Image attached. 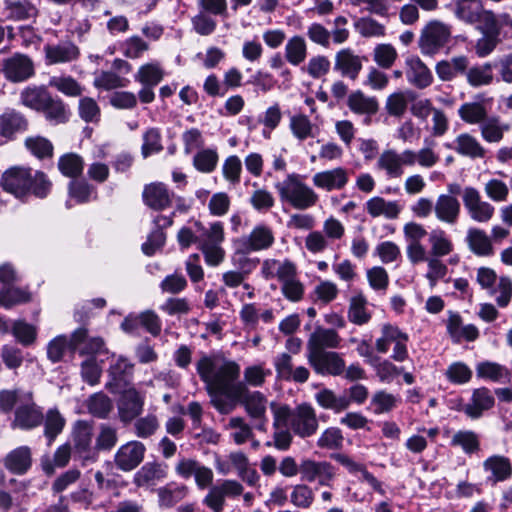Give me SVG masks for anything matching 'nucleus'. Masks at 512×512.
<instances>
[{
  "label": "nucleus",
  "mask_w": 512,
  "mask_h": 512,
  "mask_svg": "<svg viewBox=\"0 0 512 512\" xmlns=\"http://www.w3.org/2000/svg\"><path fill=\"white\" fill-rule=\"evenodd\" d=\"M196 371L205 385L210 404L223 415L232 413L242 405L246 413L260 423L256 428L266 429L268 400L260 391L250 390L240 378V365L233 360L218 361L215 357L203 355L196 362Z\"/></svg>",
  "instance_id": "nucleus-1"
},
{
  "label": "nucleus",
  "mask_w": 512,
  "mask_h": 512,
  "mask_svg": "<svg viewBox=\"0 0 512 512\" xmlns=\"http://www.w3.org/2000/svg\"><path fill=\"white\" fill-rule=\"evenodd\" d=\"M275 188L282 202L298 210L309 209L319 201L318 194L296 173L288 174L283 181L275 184Z\"/></svg>",
  "instance_id": "nucleus-2"
},
{
  "label": "nucleus",
  "mask_w": 512,
  "mask_h": 512,
  "mask_svg": "<svg viewBox=\"0 0 512 512\" xmlns=\"http://www.w3.org/2000/svg\"><path fill=\"white\" fill-rule=\"evenodd\" d=\"M451 27L440 22L431 21L421 31L418 47L425 56H434L445 48L451 40Z\"/></svg>",
  "instance_id": "nucleus-3"
},
{
  "label": "nucleus",
  "mask_w": 512,
  "mask_h": 512,
  "mask_svg": "<svg viewBox=\"0 0 512 512\" xmlns=\"http://www.w3.org/2000/svg\"><path fill=\"white\" fill-rule=\"evenodd\" d=\"M476 281L482 289L487 290L490 296L499 292L496 303L499 307H506L512 297V281L507 276L498 278L496 272L489 267L477 269Z\"/></svg>",
  "instance_id": "nucleus-4"
},
{
  "label": "nucleus",
  "mask_w": 512,
  "mask_h": 512,
  "mask_svg": "<svg viewBox=\"0 0 512 512\" xmlns=\"http://www.w3.org/2000/svg\"><path fill=\"white\" fill-rule=\"evenodd\" d=\"M287 419L291 431L298 437L305 439L313 436L319 427L315 409L308 403H302L291 410L287 406Z\"/></svg>",
  "instance_id": "nucleus-5"
},
{
  "label": "nucleus",
  "mask_w": 512,
  "mask_h": 512,
  "mask_svg": "<svg viewBox=\"0 0 512 512\" xmlns=\"http://www.w3.org/2000/svg\"><path fill=\"white\" fill-rule=\"evenodd\" d=\"M456 17L466 23L483 24L486 30H494L497 26L495 15L483 9L481 2H452L447 6Z\"/></svg>",
  "instance_id": "nucleus-6"
},
{
  "label": "nucleus",
  "mask_w": 512,
  "mask_h": 512,
  "mask_svg": "<svg viewBox=\"0 0 512 512\" xmlns=\"http://www.w3.org/2000/svg\"><path fill=\"white\" fill-rule=\"evenodd\" d=\"M93 424L86 420H77L72 428V440L75 453L83 465L96 462L98 452L92 447Z\"/></svg>",
  "instance_id": "nucleus-7"
},
{
  "label": "nucleus",
  "mask_w": 512,
  "mask_h": 512,
  "mask_svg": "<svg viewBox=\"0 0 512 512\" xmlns=\"http://www.w3.org/2000/svg\"><path fill=\"white\" fill-rule=\"evenodd\" d=\"M23 398L24 401L20 402L15 408L14 419L11 426L20 430L29 431L42 425L43 411L42 408L35 403L32 392L28 391L23 395Z\"/></svg>",
  "instance_id": "nucleus-8"
},
{
  "label": "nucleus",
  "mask_w": 512,
  "mask_h": 512,
  "mask_svg": "<svg viewBox=\"0 0 512 512\" xmlns=\"http://www.w3.org/2000/svg\"><path fill=\"white\" fill-rule=\"evenodd\" d=\"M0 72L8 82L22 83L35 75V64L30 56L14 53L2 60Z\"/></svg>",
  "instance_id": "nucleus-9"
},
{
  "label": "nucleus",
  "mask_w": 512,
  "mask_h": 512,
  "mask_svg": "<svg viewBox=\"0 0 512 512\" xmlns=\"http://www.w3.org/2000/svg\"><path fill=\"white\" fill-rule=\"evenodd\" d=\"M31 181L32 170L30 168L12 167L3 173L0 185L4 191L16 198L24 199L30 193Z\"/></svg>",
  "instance_id": "nucleus-10"
},
{
  "label": "nucleus",
  "mask_w": 512,
  "mask_h": 512,
  "mask_svg": "<svg viewBox=\"0 0 512 512\" xmlns=\"http://www.w3.org/2000/svg\"><path fill=\"white\" fill-rule=\"evenodd\" d=\"M300 474L302 480L308 483L317 482L320 486L331 487L337 469L328 461L304 459L300 463Z\"/></svg>",
  "instance_id": "nucleus-11"
},
{
  "label": "nucleus",
  "mask_w": 512,
  "mask_h": 512,
  "mask_svg": "<svg viewBox=\"0 0 512 512\" xmlns=\"http://www.w3.org/2000/svg\"><path fill=\"white\" fill-rule=\"evenodd\" d=\"M413 154L407 149L399 153L394 149L384 150L377 159V169L384 171L386 176L397 179L404 174V166H412Z\"/></svg>",
  "instance_id": "nucleus-12"
},
{
  "label": "nucleus",
  "mask_w": 512,
  "mask_h": 512,
  "mask_svg": "<svg viewBox=\"0 0 512 512\" xmlns=\"http://www.w3.org/2000/svg\"><path fill=\"white\" fill-rule=\"evenodd\" d=\"M462 201L470 218L479 223H486L494 215L495 208L487 201H483L480 192L472 187L463 189Z\"/></svg>",
  "instance_id": "nucleus-13"
},
{
  "label": "nucleus",
  "mask_w": 512,
  "mask_h": 512,
  "mask_svg": "<svg viewBox=\"0 0 512 512\" xmlns=\"http://www.w3.org/2000/svg\"><path fill=\"white\" fill-rule=\"evenodd\" d=\"M145 393L129 386L121 392L118 400V414L123 423L135 420L144 409Z\"/></svg>",
  "instance_id": "nucleus-14"
},
{
  "label": "nucleus",
  "mask_w": 512,
  "mask_h": 512,
  "mask_svg": "<svg viewBox=\"0 0 512 512\" xmlns=\"http://www.w3.org/2000/svg\"><path fill=\"white\" fill-rule=\"evenodd\" d=\"M307 361L316 374L325 376H340L345 371V360L341 354L328 351L306 355Z\"/></svg>",
  "instance_id": "nucleus-15"
},
{
  "label": "nucleus",
  "mask_w": 512,
  "mask_h": 512,
  "mask_svg": "<svg viewBox=\"0 0 512 512\" xmlns=\"http://www.w3.org/2000/svg\"><path fill=\"white\" fill-rule=\"evenodd\" d=\"M145 445L140 441H129L117 450L114 456L116 467L124 472L137 468L144 459Z\"/></svg>",
  "instance_id": "nucleus-16"
},
{
  "label": "nucleus",
  "mask_w": 512,
  "mask_h": 512,
  "mask_svg": "<svg viewBox=\"0 0 512 512\" xmlns=\"http://www.w3.org/2000/svg\"><path fill=\"white\" fill-rule=\"evenodd\" d=\"M341 337L336 330L317 326L309 335L306 344V355L328 352L326 349L340 347Z\"/></svg>",
  "instance_id": "nucleus-17"
},
{
  "label": "nucleus",
  "mask_w": 512,
  "mask_h": 512,
  "mask_svg": "<svg viewBox=\"0 0 512 512\" xmlns=\"http://www.w3.org/2000/svg\"><path fill=\"white\" fill-rule=\"evenodd\" d=\"M493 98L480 93L474 97V101L463 103L458 109L460 119L469 125H480L488 118L489 106Z\"/></svg>",
  "instance_id": "nucleus-18"
},
{
  "label": "nucleus",
  "mask_w": 512,
  "mask_h": 512,
  "mask_svg": "<svg viewBox=\"0 0 512 512\" xmlns=\"http://www.w3.org/2000/svg\"><path fill=\"white\" fill-rule=\"evenodd\" d=\"M226 9V2H200L199 13L192 20L196 32L201 35L211 34L216 28L211 15H223Z\"/></svg>",
  "instance_id": "nucleus-19"
},
{
  "label": "nucleus",
  "mask_w": 512,
  "mask_h": 512,
  "mask_svg": "<svg viewBox=\"0 0 512 512\" xmlns=\"http://www.w3.org/2000/svg\"><path fill=\"white\" fill-rule=\"evenodd\" d=\"M271 408L273 411L274 445L277 449L285 451L292 442V431L287 419V405L277 406L272 403Z\"/></svg>",
  "instance_id": "nucleus-20"
},
{
  "label": "nucleus",
  "mask_w": 512,
  "mask_h": 512,
  "mask_svg": "<svg viewBox=\"0 0 512 512\" xmlns=\"http://www.w3.org/2000/svg\"><path fill=\"white\" fill-rule=\"evenodd\" d=\"M244 251H262L271 248L275 242L273 230L266 224L256 225L245 236L236 239Z\"/></svg>",
  "instance_id": "nucleus-21"
},
{
  "label": "nucleus",
  "mask_w": 512,
  "mask_h": 512,
  "mask_svg": "<svg viewBox=\"0 0 512 512\" xmlns=\"http://www.w3.org/2000/svg\"><path fill=\"white\" fill-rule=\"evenodd\" d=\"M363 60H366V57L356 54L352 49H341L335 55L334 70L342 77L354 81L363 68Z\"/></svg>",
  "instance_id": "nucleus-22"
},
{
  "label": "nucleus",
  "mask_w": 512,
  "mask_h": 512,
  "mask_svg": "<svg viewBox=\"0 0 512 512\" xmlns=\"http://www.w3.org/2000/svg\"><path fill=\"white\" fill-rule=\"evenodd\" d=\"M312 182L315 187L327 192L341 190L349 182V172L344 167H335L315 173Z\"/></svg>",
  "instance_id": "nucleus-23"
},
{
  "label": "nucleus",
  "mask_w": 512,
  "mask_h": 512,
  "mask_svg": "<svg viewBox=\"0 0 512 512\" xmlns=\"http://www.w3.org/2000/svg\"><path fill=\"white\" fill-rule=\"evenodd\" d=\"M436 219L447 225H456L461 214V204L457 197L440 194L434 203Z\"/></svg>",
  "instance_id": "nucleus-24"
},
{
  "label": "nucleus",
  "mask_w": 512,
  "mask_h": 512,
  "mask_svg": "<svg viewBox=\"0 0 512 512\" xmlns=\"http://www.w3.org/2000/svg\"><path fill=\"white\" fill-rule=\"evenodd\" d=\"M495 404L494 396L486 387L474 389L470 401L463 405L461 411L471 419H479L485 411L493 408Z\"/></svg>",
  "instance_id": "nucleus-25"
},
{
  "label": "nucleus",
  "mask_w": 512,
  "mask_h": 512,
  "mask_svg": "<svg viewBox=\"0 0 512 512\" xmlns=\"http://www.w3.org/2000/svg\"><path fill=\"white\" fill-rule=\"evenodd\" d=\"M261 274L266 280L277 278L283 282L297 276L296 264L289 260L265 259L261 266Z\"/></svg>",
  "instance_id": "nucleus-26"
},
{
  "label": "nucleus",
  "mask_w": 512,
  "mask_h": 512,
  "mask_svg": "<svg viewBox=\"0 0 512 512\" xmlns=\"http://www.w3.org/2000/svg\"><path fill=\"white\" fill-rule=\"evenodd\" d=\"M142 197L148 207L161 211L171 206L174 193L165 184L155 182L144 187Z\"/></svg>",
  "instance_id": "nucleus-27"
},
{
  "label": "nucleus",
  "mask_w": 512,
  "mask_h": 512,
  "mask_svg": "<svg viewBox=\"0 0 512 512\" xmlns=\"http://www.w3.org/2000/svg\"><path fill=\"white\" fill-rule=\"evenodd\" d=\"M449 147L457 154L470 159H482L487 154V150L481 142L468 132L457 135Z\"/></svg>",
  "instance_id": "nucleus-28"
},
{
  "label": "nucleus",
  "mask_w": 512,
  "mask_h": 512,
  "mask_svg": "<svg viewBox=\"0 0 512 512\" xmlns=\"http://www.w3.org/2000/svg\"><path fill=\"white\" fill-rule=\"evenodd\" d=\"M72 350L79 349L81 355H89L94 357L96 354L106 353L104 340L101 337H87V330L84 328L77 329L71 335Z\"/></svg>",
  "instance_id": "nucleus-29"
},
{
  "label": "nucleus",
  "mask_w": 512,
  "mask_h": 512,
  "mask_svg": "<svg viewBox=\"0 0 512 512\" xmlns=\"http://www.w3.org/2000/svg\"><path fill=\"white\" fill-rule=\"evenodd\" d=\"M44 53L47 64H60L76 60L79 57L78 47L70 41L44 46Z\"/></svg>",
  "instance_id": "nucleus-30"
},
{
  "label": "nucleus",
  "mask_w": 512,
  "mask_h": 512,
  "mask_svg": "<svg viewBox=\"0 0 512 512\" xmlns=\"http://www.w3.org/2000/svg\"><path fill=\"white\" fill-rule=\"evenodd\" d=\"M406 76L413 86L424 89L433 82V75L426 64L418 57L411 56L406 59Z\"/></svg>",
  "instance_id": "nucleus-31"
},
{
  "label": "nucleus",
  "mask_w": 512,
  "mask_h": 512,
  "mask_svg": "<svg viewBox=\"0 0 512 512\" xmlns=\"http://www.w3.org/2000/svg\"><path fill=\"white\" fill-rule=\"evenodd\" d=\"M483 469L490 473L489 481L493 483L507 480L512 475V463L503 455H492L483 462Z\"/></svg>",
  "instance_id": "nucleus-32"
},
{
  "label": "nucleus",
  "mask_w": 512,
  "mask_h": 512,
  "mask_svg": "<svg viewBox=\"0 0 512 512\" xmlns=\"http://www.w3.org/2000/svg\"><path fill=\"white\" fill-rule=\"evenodd\" d=\"M466 242L471 252L477 256L489 257L494 254L492 238L480 228L468 229Z\"/></svg>",
  "instance_id": "nucleus-33"
},
{
  "label": "nucleus",
  "mask_w": 512,
  "mask_h": 512,
  "mask_svg": "<svg viewBox=\"0 0 512 512\" xmlns=\"http://www.w3.org/2000/svg\"><path fill=\"white\" fill-rule=\"evenodd\" d=\"M511 125L501 120L499 116H489L479 125L482 139L487 143H499L505 133L509 132Z\"/></svg>",
  "instance_id": "nucleus-34"
},
{
  "label": "nucleus",
  "mask_w": 512,
  "mask_h": 512,
  "mask_svg": "<svg viewBox=\"0 0 512 512\" xmlns=\"http://www.w3.org/2000/svg\"><path fill=\"white\" fill-rule=\"evenodd\" d=\"M365 209L373 218L383 216L386 219H397L402 207L397 201H387L382 197L375 196L366 202Z\"/></svg>",
  "instance_id": "nucleus-35"
},
{
  "label": "nucleus",
  "mask_w": 512,
  "mask_h": 512,
  "mask_svg": "<svg viewBox=\"0 0 512 512\" xmlns=\"http://www.w3.org/2000/svg\"><path fill=\"white\" fill-rule=\"evenodd\" d=\"M43 434L48 445H51L63 432L66 426V419L58 408H49L43 413Z\"/></svg>",
  "instance_id": "nucleus-36"
},
{
  "label": "nucleus",
  "mask_w": 512,
  "mask_h": 512,
  "mask_svg": "<svg viewBox=\"0 0 512 512\" xmlns=\"http://www.w3.org/2000/svg\"><path fill=\"white\" fill-rule=\"evenodd\" d=\"M50 96L51 93L43 85L27 86L20 93V102L25 107L40 112Z\"/></svg>",
  "instance_id": "nucleus-37"
},
{
  "label": "nucleus",
  "mask_w": 512,
  "mask_h": 512,
  "mask_svg": "<svg viewBox=\"0 0 512 512\" xmlns=\"http://www.w3.org/2000/svg\"><path fill=\"white\" fill-rule=\"evenodd\" d=\"M166 468L157 462H147L134 475L133 482L137 487L148 486L166 476Z\"/></svg>",
  "instance_id": "nucleus-38"
},
{
  "label": "nucleus",
  "mask_w": 512,
  "mask_h": 512,
  "mask_svg": "<svg viewBox=\"0 0 512 512\" xmlns=\"http://www.w3.org/2000/svg\"><path fill=\"white\" fill-rule=\"evenodd\" d=\"M28 127V121L23 114L15 110L5 112L0 116V134L11 138L17 132H23Z\"/></svg>",
  "instance_id": "nucleus-39"
},
{
  "label": "nucleus",
  "mask_w": 512,
  "mask_h": 512,
  "mask_svg": "<svg viewBox=\"0 0 512 512\" xmlns=\"http://www.w3.org/2000/svg\"><path fill=\"white\" fill-rule=\"evenodd\" d=\"M469 62L467 57L458 56L450 61L443 60L436 64V74L442 81H451L459 74H464L468 68Z\"/></svg>",
  "instance_id": "nucleus-40"
},
{
  "label": "nucleus",
  "mask_w": 512,
  "mask_h": 512,
  "mask_svg": "<svg viewBox=\"0 0 512 512\" xmlns=\"http://www.w3.org/2000/svg\"><path fill=\"white\" fill-rule=\"evenodd\" d=\"M31 464V450L28 446L14 449L5 458L6 468L15 474H24Z\"/></svg>",
  "instance_id": "nucleus-41"
},
{
  "label": "nucleus",
  "mask_w": 512,
  "mask_h": 512,
  "mask_svg": "<svg viewBox=\"0 0 512 512\" xmlns=\"http://www.w3.org/2000/svg\"><path fill=\"white\" fill-rule=\"evenodd\" d=\"M165 71L158 61L141 65L134 75V80L141 85L157 86L164 78Z\"/></svg>",
  "instance_id": "nucleus-42"
},
{
  "label": "nucleus",
  "mask_w": 512,
  "mask_h": 512,
  "mask_svg": "<svg viewBox=\"0 0 512 512\" xmlns=\"http://www.w3.org/2000/svg\"><path fill=\"white\" fill-rule=\"evenodd\" d=\"M315 400L324 409L341 412L350 406V400L346 395H337L331 389H321L315 394Z\"/></svg>",
  "instance_id": "nucleus-43"
},
{
  "label": "nucleus",
  "mask_w": 512,
  "mask_h": 512,
  "mask_svg": "<svg viewBox=\"0 0 512 512\" xmlns=\"http://www.w3.org/2000/svg\"><path fill=\"white\" fill-rule=\"evenodd\" d=\"M133 372L134 364L124 356L117 357L108 369L109 376L117 386L128 385L132 380Z\"/></svg>",
  "instance_id": "nucleus-44"
},
{
  "label": "nucleus",
  "mask_w": 512,
  "mask_h": 512,
  "mask_svg": "<svg viewBox=\"0 0 512 512\" xmlns=\"http://www.w3.org/2000/svg\"><path fill=\"white\" fill-rule=\"evenodd\" d=\"M367 299L362 293L351 297L348 309V319L355 325H364L371 319V313L367 310Z\"/></svg>",
  "instance_id": "nucleus-45"
},
{
  "label": "nucleus",
  "mask_w": 512,
  "mask_h": 512,
  "mask_svg": "<svg viewBox=\"0 0 512 512\" xmlns=\"http://www.w3.org/2000/svg\"><path fill=\"white\" fill-rule=\"evenodd\" d=\"M450 445L460 447L465 454L472 455L480 451V438L472 430H459L453 434Z\"/></svg>",
  "instance_id": "nucleus-46"
},
{
  "label": "nucleus",
  "mask_w": 512,
  "mask_h": 512,
  "mask_svg": "<svg viewBox=\"0 0 512 512\" xmlns=\"http://www.w3.org/2000/svg\"><path fill=\"white\" fill-rule=\"evenodd\" d=\"M40 112L44 114L48 121L54 124L65 123L69 119V111L66 104L62 99L53 97L52 95L49 97V100H47Z\"/></svg>",
  "instance_id": "nucleus-47"
},
{
  "label": "nucleus",
  "mask_w": 512,
  "mask_h": 512,
  "mask_svg": "<svg viewBox=\"0 0 512 512\" xmlns=\"http://www.w3.org/2000/svg\"><path fill=\"white\" fill-rule=\"evenodd\" d=\"M347 105L357 114L372 115L378 111V102L375 98L365 96L361 91L349 95Z\"/></svg>",
  "instance_id": "nucleus-48"
},
{
  "label": "nucleus",
  "mask_w": 512,
  "mask_h": 512,
  "mask_svg": "<svg viewBox=\"0 0 512 512\" xmlns=\"http://www.w3.org/2000/svg\"><path fill=\"white\" fill-rule=\"evenodd\" d=\"M87 409L94 417L105 419L113 409V402L105 393L98 392L87 400Z\"/></svg>",
  "instance_id": "nucleus-49"
},
{
  "label": "nucleus",
  "mask_w": 512,
  "mask_h": 512,
  "mask_svg": "<svg viewBox=\"0 0 512 512\" xmlns=\"http://www.w3.org/2000/svg\"><path fill=\"white\" fill-rule=\"evenodd\" d=\"M84 161L82 157L76 153H67L62 155L58 160V169L69 178H77L83 172Z\"/></svg>",
  "instance_id": "nucleus-50"
},
{
  "label": "nucleus",
  "mask_w": 512,
  "mask_h": 512,
  "mask_svg": "<svg viewBox=\"0 0 512 512\" xmlns=\"http://www.w3.org/2000/svg\"><path fill=\"white\" fill-rule=\"evenodd\" d=\"M307 56V46L303 37L294 36L288 40L285 46V58L294 65L301 64Z\"/></svg>",
  "instance_id": "nucleus-51"
},
{
  "label": "nucleus",
  "mask_w": 512,
  "mask_h": 512,
  "mask_svg": "<svg viewBox=\"0 0 512 512\" xmlns=\"http://www.w3.org/2000/svg\"><path fill=\"white\" fill-rule=\"evenodd\" d=\"M377 378L382 383H391L403 372V367H398L388 359H374L372 366Z\"/></svg>",
  "instance_id": "nucleus-52"
},
{
  "label": "nucleus",
  "mask_w": 512,
  "mask_h": 512,
  "mask_svg": "<svg viewBox=\"0 0 512 512\" xmlns=\"http://www.w3.org/2000/svg\"><path fill=\"white\" fill-rule=\"evenodd\" d=\"M48 85L69 97H77L83 93L81 85L71 76H53Z\"/></svg>",
  "instance_id": "nucleus-53"
},
{
  "label": "nucleus",
  "mask_w": 512,
  "mask_h": 512,
  "mask_svg": "<svg viewBox=\"0 0 512 512\" xmlns=\"http://www.w3.org/2000/svg\"><path fill=\"white\" fill-rule=\"evenodd\" d=\"M479 378L489 379L493 382H500L510 376L506 367L495 362H481L476 367Z\"/></svg>",
  "instance_id": "nucleus-54"
},
{
  "label": "nucleus",
  "mask_w": 512,
  "mask_h": 512,
  "mask_svg": "<svg viewBox=\"0 0 512 512\" xmlns=\"http://www.w3.org/2000/svg\"><path fill=\"white\" fill-rule=\"evenodd\" d=\"M429 243L431 245V254L435 258L446 256L453 250L451 240L446 236L445 231L440 229L431 231Z\"/></svg>",
  "instance_id": "nucleus-55"
},
{
  "label": "nucleus",
  "mask_w": 512,
  "mask_h": 512,
  "mask_svg": "<svg viewBox=\"0 0 512 512\" xmlns=\"http://www.w3.org/2000/svg\"><path fill=\"white\" fill-rule=\"evenodd\" d=\"M398 402L399 399L395 395L381 390L373 394L370 405L374 414L380 415L392 411Z\"/></svg>",
  "instance_id": "nucleus-56"
},
{
  "label": "nucleus",
  "mask_w": 512,
  "mask_h": 512,
  "mask_svg": "<svg viewBox=\"0 0 512 512\" xmlns=\"http://www.w3.org/2000/svg\"><path fill=\"white\" fill-rule=\"evenodd\" d=\"M196 226L202 229V235L199 238L200 246L205 245H221L224 241V227L221 222H214L209 228H204L200 222H196Z\"/></svg>",
  "instance_id": "nucleus-57"
},
{
  "label": "nucleus",
  "mask_w": 512,
  "mask_h": 512,
  "mask_svg": "<svg viewBox=\"0 0 512 512\" xmlns=\"http://www.w3.org/2000/svg\"><path fill=\"white\" fill-rule=\"evenodd\" d=\"M160 423L155 414L149 413L143 417L136 418L134 423V433L139 438H149L159 429Z\"/></svg>",
  "instance_id": "nucleus-58"
},
{
  "label": "nucleus",
  "mask_w": 512,
  "mask_h": 512,
  "mask_svg": "<svg viewBox=\"0 0 512 512\" xmlns=\"http://www.w3.org/2000/svg\"><path fill=\"white\" fill-rule=\"evenodd\" d=\"M163 150L161 143V133L158 128H149L143 134V144L141 154L143 158H147L152 154L159 153Z\"/></svg>",
  "instance_id": "nucleus-59"
},
{
  "label": "nucleus",
  "mask_w": 512,
  "mask_h": 512,
  "mask_svg": "<svg viewBox=\"0 0 512 512\" xmlns=\"http://www.w3.org/2000/svg\"><path fill=\"white\" fill-rule=\"evenodd\" d=\"M467 81L471 86L489 85L493 81L491 64H484L470 68L466 72Z\"/></svg>",
  "instance_id": "nucleus-60"
},
{
  "label": "nucleus",
  "mask_w": 512,
  "mask_h": 512,
  "mask_svg": "<svg viewBox=\"0 0 512 512\" xmlns=\"http://www.w3.org/2000/svg\"><path fill=\"white\" fill-rule=\"evenodd\" d=\"M218 153L214 149H202L193 159L195 168L203 173H210L214 171L218 163Z\"/></svg>",
  "instance_id": "nucleus-61"
},
{
  "label": "nucleus",
  "mask_w": 512,
  "mask_h": 512,
  "mask_svg": "<svg viewBox=\"0 0 512 512\" xmlns=\"http://www.w3.org/2000/svg\"><path fill=\"white\" fill-rule=\"evenodd\" d=\"M271 375L270 369H265L262 364L251 365L244 369L242 383L247 387H261L264 385L266 378Z\"/></svg>",
  "instance_id": "nucleus-62"
},
{
  "label": "nucleus",
  "mask_w": 512,
  "mask_h": 512,
  "mask_svg": "<svg viewBox=\"0 0 512 512\" xmlns=\"http://www.w3.org/2000/svg\"><path fill=\"white\" fill-rule=\"evenodd\" d=\"M25 146L35 157L39 159L50 158L53 155L52 143L42 136L27 138L25 140Z\"/></svg>",
  "instance_id": "nucleus-63"
},
{
  "label": "nucleus",
  "mask_w": 512,
  "mask_h": 512,
  "mask_svg": "<svg viewBox=\"0 0 512 512\" xmlns=\"http://www.w3.org/2000/svg\"><path fill=\"white\" fill-rule=\"evenodd\" d=\"M290 129L293 135L300 141L314 137L313 124L306 115H294L290 119Z\"/></svg>",
  "instance_id": "nucleus-64"
}]
</instances>
